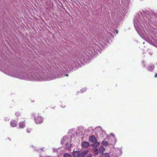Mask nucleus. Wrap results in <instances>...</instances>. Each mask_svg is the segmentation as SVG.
Returning <instances> with one entry per match:
<instances>
[{
  "label": "nucleus",
  "mask_w": 157,
  "mask_h": 157,
  "mask_svg": "<svg viewBox=\"0 0 157 157\" xmlns=\"http://www.w3.org/2000/svg\"><path fill=\"white\" fill-rule=\"evenodd\" d=\"M154 68V66L153 65H150L147 67V70L151 71H152Z\"/></svg>",
  "instance_id": "obj_7"
},
{
  "label": "nucleus",
  "mask_w": 157,
  "mask_h": 157,
  "mask_svg": "<svg viewBox=\"0 0 157 157\" xmlns=\"http://www.w3.org/2000/svg\"><path fill=\"white\" fill-rule=\"evenodd\" d=\"M100 151H101L102 152H103L105 150V149L102 146L100 147Z\"/></svg>",
  "instance_id": "obj_16"
},
{
  "label": "nucleus",
  "mask_w": 157,
  "mask_h": 157,
  "mask_svg": "<svg viewBox=\"0 0 157 157\" xmlns=\"http://www.w3.org/2000/svg\"><path fill=\"white\" fill-rule=\"evenodd\" d=\"M100 143L98 142H95L93 144V146L94 147H96L99 145Z\"/></svg>",
  "instance_id": "obj_15"
},
{
  "label": "nucleus",
  "mask_w": 157,
  "mask_h": 157,
  "mask_svg": "<svg viewBox=\"0 0 157 157\" xmlns=\"http://www.w3.org/2000/svg\"><path fill=\"white\" fill-rule=\"evenodd\" d=\"M25 121L22 122H20L19 124V126L20 128H23L25 126V124L24 122Z\"/></svg>",
  "instance_id": "obj_6"
},
{
  "label": "nucleus",
  "mask_w": 157,
  "mask_h": 157,
  "mask_svg": "<svg viewBox=\"0 0 157 157\" xmlns=\"http://www.w3.org/2000/svg\"><path fill=\"white\" fill-rule=\"evenodd\" d=\"M66 76H68V75L67 74H66Z\"/></svg>",
  "instance_id": "obj_22"
},
{
  "label": "nucleus",
  "mask_w": 157,
  "mask_h": 157,
  "mask_svg": "<svg viewBox=\"0 0 157 157\" xmlns=\"http://www.w3.org/2000/svg\"><path fill=\"white\" fill-rule=\"evenodd\" d=\"M116 34H118V30L117 29L116 30Z\"/></svg>",
  "instance_id": "obj_20"
},
{
  "label": "nucleus",
  "mask_w": 157,
  "mask_h": 157,
  "mask_svg": "<svg viewBox=\"0 0 157 157\" xmlns=\"http://www.w3.org/2000/svg\"><path fill=\"white\" fill-rule=\"evenodd\" d=\"M88 152V150H87L79 153L78 157H84L87 154Z\"/></svg>",
  "instance_id": "obj_4"
},
{
  "label": "nucleus",
  "mask_w": 157,
  "mask_h": 157,
  "mask_svg": "<svg viewBox=\"0 0 157 157\" xmlns=\"http://www.w3.org/2000/svg\"><path fill=\"white\" fill-rule=\"evenodd\" d=\"M63 157H72V156L69 153H66L63 154Z\"/></svg>",
  "instance_id": "obj_14"
},
{
  "label": "nucleus",
  "mask_w": 157,
  "mask_h": 157,
  "mask_svg": "<svg viewBox=\"0 0 157 157\" xmlns=\"http://www.w3.org/2000/svg\"><path fill=\"white\" fill-rule=\"evenodd\" d=\"M101 157H110V156L109 154L106 153L103 154L101 155Z\"/></svg>",
  "instance_id": "obj_13"
},
{
  "label": "nucleus",
  "mask_w": 157,
  "mask_h": 157,
  "mask_svg": "<svg viewBox=\"0 0 157 157\" xmlns=\"http://www.w3.org/2000/svg\"><path fill=\"white\" fill-rule=\"evenodd\" d=\"M15 115L17 117L18 119H20L21 116V113L18 111L16 112L15 113Z\"/></svg>",
  "instance_id": "obj_9"
},
{
  "label": "nucleus",
  "mask_w": 157,
  "mask_h": 157,
  "mask_svg": "<svg viewBox=\"0 0 157 157\" xmlns=\"http://www.w3.org/2000/svg\"><path fill=\"white\" fill-rule=\"evenodd\" d=\"M79 153V152L78 151H73V155L74 157H78Z\"/></svg>",
  "instance_id": "obj_8"
},
{
  "label": "nucleus",
  "mask_w": 157,
  "mask_h": 157,
  "mask_svg": "<svg viewBox=\"0 0 157 157\" xmlns=\"http://www.w3.org/2000/svg\"><path fill=\"white\" fill-rule=\"evenodd\" d=\"M101 144H102V145H103V146H106L108 144V142L104 141H102L101 143Z\"/></svg>",
  "instance_id": "obj_12"
},
{
  "label": "nucleus",
  "mask_w": 157,
  "mask_h": 157,
  "mask_svg": "<svg viewBox=\"0 0 157 157\" xmlns=\"http://www.w3.org/2000/svg\"><path fill=\"white\" fill-rule=\"evenodd\" d=\"M33 115H33H33H32V116H33Z\"/></svg>",
  "instance_id": "obj_24"
},
{
  "label": "nucleus",
  "mask_w": 157,
  "mask_h": 157,
  "mask_svg": "<svg viewBox=\"0 0 157 157\" xmlns=\"http://www.w3.org/2000/svg\"><path fill=\"white\" fill-rule=\"evenodd\" d=\"M81 146L84 148H87L89 146L90 144L87 141H84L81 143Z\"/></svg>",
  "instance_id": "obj_2"
},
{
  "label": "nucleus",
  "mask_w": 157,
  "mask_h": 157,
  "mask_svg": "<svg viewBox=\"0 0 157 157\" xmlns=\"http://www.w3.org/2000/svg\"><path fill=\"white\" fill-rule=\"evenodd\" d=\"M95 155H98V149L96 147H94L92 149Z\"/></svg>",
  "instance_id": "obj_10"
},
{
  "label": "nucleus",
  "mask_w": 157,
  "mask_h": 157,
  "mask_svg": "<svg viewBox=\"0 0 157 157\" xmlns=\"http://www.w3.org/2000/svg\"><path fill=\"white\" fill-rule=\"evenodd\" d=\"M155 78H157V73H155V74L154 76Z\"/></svg>",
  "instance_id": "obj_19"
},
{
  "label": "nucleus",
  "mask_w": 157,
  "mask_h": 157,
  "mask_svg": "<svg viewBox=\"0 0 157 157\" xmlns=\"http://www.w3.org/2000/svg\"><path fill=\"white\" fill-rule=\"evenodd\" d=\"M17 124V122L15 120H13L10 121V124L13 127L16 126Z\"/></svg>",
  "instance_id": "obj_5"
},
{
  "label": "nucleus",
  "mask_w": 157,
  "mask_h": 157,
  "mask_svg": "<svg viewBox=\"0 0 157 157\" xmlns=\"http://www.w3.org/2000/svg\"><path fill=\"white\" fill-rule=\"evenodd\" d=\"M71 144L67 143L66 144V148L68 150H70L71 149Z\"/></svg>",
  "instance_id": "obj_11"
},
{
  "label": "nucleus",
  "mask_w": 157,
  "mask_h": 157,
  "mask_svg": "<svg viewBox=\"0 0 157 157\" xmlns=\"http://www.w3.org/2000/svg\"><path fill=\"white\" fill-rule=\"evenodd\" d=\"M89 140L92 143H94L96 141V138L94 135H92L89 137Z\"/></svg>",
  "instance_id": "obj_3"
},
{
  "label": "nucleus",
  "mask_w": 157,
  "mask_h": 157,
  "mask_svg": "<svg viewBox=\"0 0 157 157\" xmlns=\"http://www.w3.org/2000/svg\"><path fill=\"white\" fill-rule=\"evenodd\" d=\"M87 157H92V155L91 154H89L87 156Z\"/></svg>",
  "instance_id": "obj_18"
},
{
  "label": "nucleus",
  "mask_w": 157,
  "mask_h": 157,
  "mask_svg": "<svg viewBox=\"0 0 157 157\" xmlns=\"http://www.w3.org/2000/svg\"><path fill=\"white\" fill-rule=\"evenodd\" d=\"M34 121L36 124H40L43 121V118L41 116L38 115L35 117Z\"/></svg>",
  "instance_id": "obj_1"
},
{
  "label": "nucleus",
  "mask_w": 157,
  "mask_h": 157,
  "mask_svg": "<svg viewBox=\"0 0 157 157\" xmlns=\"http://www.w3.org/2000/svg\"><path fill=\"white\" fill-rule=\"evenodd\" d=\"M90 98H91L89 96H88L86 98V100L87 101H90Z\"/></svg>",
  "instance_id": "obj_17"
},
{
  "label": "nucleus",
  "mask_w": 157,
  "mask_h": 157,
  "mask_svg": "<svg viewBox=\"0 0 157 157\" xmlns=\"http://www.w3.org/2000/svg\"><path fill=\"white\" fill-rule=\"evenodd\" d=\"M27 132H29V131H27Z\"/></svg>",
  "instance_id": "obj_23"
},
{
  "label": "nucleus",
  "mask_w": 157,
  "mask_h": 157,
  "mask_svg": "<svg viewBox=\"0 0 157 157\" xmlns=\"http://www.w3.org/2000/svg\"><path fill=\"white\" fill-rule=\"evenodd\" d=\"M41 149L42 151L43 150V148H41V149Z\"/></svg>",
  "instance_id": "obj_21"
}]
</instances>
